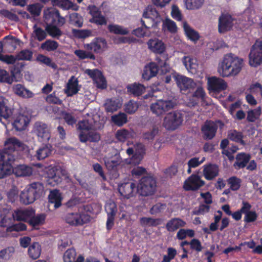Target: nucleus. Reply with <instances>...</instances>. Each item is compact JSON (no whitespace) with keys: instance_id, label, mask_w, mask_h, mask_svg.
I'll return each mask as SVG.
<instances>
[{"instance_id":"1","label":"nucleus","mask_w":262,"mask_h":262,"mask_svg":"<svg viewBox=\"0 0 262 262\" xmlns=\"http://www.w3.org/2000/svg\"><path fill=\"white\" fill-rule=\"evenodd\" d=\"M244 66L243 58L232 54H228L219 62L217 72L222 77H235L240 73Z\"/></svg>"},{"instance_id":"2","label":"nucleus","mask_w":262,"mask_h":262,"mask_svg":"<svg viewBox=\"0 0 262 262\" xmlns=\"http://www.w3.org/2000/svg\"><path fill=\"white\" fill-rule=\"evenodd\" d=\"M128 155L133 154L130 159L121 160L120 155L116 154L111 157H106L104 159L106 166L109 168H113L118 165H125L127 164H139L141 161L144 154V148L143 144L136 143L133 147H129L126 150Z\"/></svg>"},{"instance_id":"3","label":"nucleus","mask_w":262,"mask_h":262,"mask_svg":"<svg viewBox=\"0 0 262 262\" xmlns=\"http://www.w3.org/2000/svg\"><path fill=\"white\" fill-rule=\"evenodd\" d=\"M94 117V119L79 122L78 128L80 130L79 137L81 142H85L88 141L97 142L100 140L99 134L95 130L101 128V123L95 120L96 116Z\"/></svg>"},{"instance_id":"4","label":"nucleus","mask_w":262,"mask_h":262,"mask_svg":"<svg viewBox=\"0 0 262 262\" xmlns=\"http://www.w3.org/2000/svg\"><path fill=\"white\" fill-rule=\"evenodd\" d=\"M43 192V185L39 183H34L25 188L21 191L20 199L24 204H31L41 196Z\"/></svg>"},{"instance_id":"5","label":"nucleus","mask_w":262,"mask_h":262,"mask_svg":"<svg viewBox=\"0 0 262 262\" xmlns=\"http://www.w3.org/2000/svg\"><path fill=\"white\" fill-rule=\"evenodd\" d=\"M196 89L192 92L187 95V103L190 106H194L201 103L202 105L208 104L207 96L203 88V82L201 80L196 81Z\"/></svg>"},{"instance_id":"6","label":"nucleus","mask_w":262,"mask_h":262,"mask_svg":"<svg viewBox=\"0 0 262 262\" xmlns=\"http://www.w3.org/2000/svg\"><path fill=\"white\" fill-rule=\"evenodd\" d=\"M262 63V38L257 40L252 46L249 55V64L257 67Z\"/></svg>"},{"instance_id":"7","label":"nucleus","mask_w":262,"mask_h":262,"mask_svg":"<svg viewBox=\"0 0 262 262\" xmlns=\"http://www.w3.org/2000/svg\"><path fill=\"white\" fill-rule=\"evenodd\" d=\"M182 122V114L178 112H173L167 114L164 117L162 125L167 130H173L178 128Z\"/></svg>"},{"instance_id":"8","label":"nucleus","mask_w":262,"mask_h":262,"mask_svg":"<svg viewBox=\"0 0 262 262\" xmlns=\"http://www.w3.org/2000/svg\"><path fill=\"white\" fill-rule=\"evenodd\" d=\"M174 103L170 100L158 99L150 105V110L153 114L159 116L173 108Z\"/></svg>"},{"instance_id":"9","label":"nucleus","mask_w":262,"mask_h":262,"mask_svg":"<svg viewBox=\"0 0 262 262\" xmlns=\"http://www.w3.org/2000/svg\"><path fill=\"white\" fill-rule=\"evenodd\" d=\"M83 207L80 206L78 213H71L67 215L66 222L71 225H78L86 223L90 221V216L88 213L83 212Z\"/></svg>"},{"instance_id":"10","label":"nucleus","mask_w":262,"mask_h":262,"mask_svg":"<svg viewBox=\"0 0 262 262\" xmlns=\"http://www.w3.org/2000/svg\"><path fill=\"white\" fill-rule=\"evenodd\" d=\"M207 88L210 94L219 93L225 90L228 86L225 80L216 76L207 77Z\"/></svg>"},{"instance_id":"11","label":"nucleus","mask_w":262,"mask_h":262,"mask_svg":"<svg viewBox=\"0 0 262 262\" xmlns=\"http://www.w3.org/2000/svg\"><path fill=\"white\" fill-rule=\"evenodd\" d=\"M155 188V180L151 177H146L140 180L137 190L141 195L146 196L152 194Z\"/></svg>"},{"instance_id":"12","label":"nucleus","mask_w":262,"mask_h":262,"mask_svg":"<svg viewBox=\"0 0 262 262\" xmlns=\"http://www.w3.org/2000/svg\"><path fill=\"white\" fill-rule=\"evenodd\" d=\"M4 150L7 152H12L16 150L27 151L28 147L14 137L6 138L4 142Z\"/></svg>"},{"instance_id":"13","label":"nucleus","mask_w":262,"mask_h":262,"mask_svg":"<svg viewBox=\"0 0 262 262\" xmlns=\"http://www.w3.org/2000/svg\"><path fill=\"white\" fill-rule=\"evenodd\" d=\"M33 132L41 142H47L51 138V132L49 126L42 122H36L33 127Z\"/></svg>"},{"instance_id":"14","label":"nucleus","mask_w":262,"mask_h":262,"mask_svg":"<svg viewBox=\"0 0 262 262\" xmlns=\"http://www.w3.org/2000/svg\"><path fill=\"white\" fill-rule=\"evenodd\" d=\"M84 48L96 53H101L108 48L106 41L102 38H96L89 43L84 45Z\"/></svg>"},{"instance_id":"15","label":"nucleus","mask_w":262,"mask_h":262,"mask_svg":"<svg viewBox=\"0 0 262 262\" xmlns=\"http://www.w3.org/2000/svg\"><path fill=\"white\" fill-rule=\"evenodd\" d=\"M4 155L6 156V159L5 160H6L7 162L10 164L11 166V170L7 173L5 176L10 173L12 170L17 177L28 176L32 173V169L30 167L24 165L17 166L13 169L11 165V162L13 160V157L7 153L4 152Z\"/></svg>"},{"instance_id":"16","label":"nucleus","mask_w":262,"mask_h":262,"mask_svg":"<svg viewBox=\"0 0 262 262\" xmlns=\"http://www.w3.org/2000/svg\"><path fill=\"white\" fill-rule=\"evenodd\" d=\"M13 119V126L17 131L25 130L30 122L29 117L24 113L15 114Z\"/></svg>"},{"instance_id":"17","label":"nucleus","mask_w":262,"mask_h":262,"mask_svg":"<svg viewBox=\"0 0 262 262\" xmlns=\"http://www.w3.org/2000/svg\"><path fill=\"white\" fill-rule=\"evenodd\" d=\"M84 73L92 78L97 88L104 89L107 86L106 81L102 73L97 69H86Z\"/></svg>"},{"instance_id":"18","label":"nucleus","mask_w":262,"mask_h":262,"mask_svg":"<svg viewBox=\"0 0 262 262\" xmlns=\"http://www.w3.org/2000/svg\"><path fill=\"white\" fill-rule=\"evenodd\" d=\"M205 184V182L196 175L192 174L184 183L183 187L186 190H195Z\"/></svg>"},{"instance_id":"19","label":"nucleus","mask_w":262,"mask_h":262,"mask_svg":"<svg viewBox=\"0 0 262 262\" xmlns=\"http://www.w3.org/2000/svg\"><path fill=\"white\" fill-rule=\"evenodd\" d=\"M48 183L51 186H55L60 183L62 181L63 173L61 169L52 167L49 169L47 172Z\"/></svg>"},{"instance_id":"20","label":"nucleus","mask_w":262,"mask_h":262,"mask_svg":"<svg viewBox=\"0 0 262 262\" xmlns=\"http://www.w3.org/2000/svg\"><path fill=\"white\" fill-rule=\"evenodd\" d=\"M174 79L181 91L192 88L196 85V81L192 79L181 75H175Z\"/></svg>"},{"instance_id":"21","label":"nucleus","mask_w":262,"mask_h":262,"mask_svg":"<svg viewBox=\"0 0 262 262\" xmlns=\"http://www.w3.org/2000/svg\"><path fill=\"white\" fill-rule=\"evenodd\" d=\"M58 19V25H62L64 22V17H55V19L52 20L53 21V24H47L46 27V30L48 33L52 37H58L61 35V31L55 26L57 24L56 22Z\"/></svg>"},{"instance_id":"22","label":"nucleus","mask_w":262,"mask_h":262,"mask_svg":"<svg viewBox=\"0 0 262 262\" xmlns=\"http://www.w3.org/2000/svg\"><path fill=\"white\" fill-rule=\"evenodd\" d=\"M120 195L126 198L134 196L137 192L134 184L131 182L122 184L118 186Z\"/></svg>"},{"instance_id":"23","label":"nucleus","mask_w":262,"mask_h":262,"mask_svg":"<svg viewBox=\"0 0 262 262\" xmlns=\"http://www.w3.org/2000/svg\"><path fill=\"white\" fill-rule=\"evenodd\" d=\"M243 206L241 208V211L245 214L244 221L246 223H251L255 221L257 215L255 211H250L251 206L247 202H243Z\"/></svg>"},{"instance_id":"24","label":"nucleus","mask_w":262,"mask_h":262,"mask_svg":"<svg viewBox=\"0 0 262 262\" xmlns=\"http://www.w3.org/2000/svg\"><path fill=\"white\" fill-rule=\"evenodd\" d=\"M218 123H220V122H214L210 121L205 122L202 127V131L206 138L210 139L215 136Z\"/></svg>"},{"instance_id":"25","label":"nucleus","mask_w":262,"mask_h":262,"mask_svg":"<svg viewBox=\"0 0 262 262\" xmlns=\"http://www.w3.org/2000/svg\"><path fill=\"white\" fill-rule=\"evenodd\" d=\"M158 72V67L155 62H151L145 66L142 76L145 80H149L150 78L156 76Z\"/></svg>"},{"instance_id":"26","label":"nucleus","mask_w":262,"mask_h":262,"mask_svg":"<svg viewBox=\"0 0 262 262\" xmlns=\"http://www.w3.org/2000/svg\"><path fill=\"white\" fill-rule=\"evenodd\" d=\"M147 44L148 48L155 53L162 54L165 50V44L159 39H151L148 41Z\"/></svg>"},{"instance_id":"27","label":"nucleus","mask_w":262,"mask_h":262,"mask_svg":"<svg viewBox=\"0 0 262 262\" xmlns=\"http://www.w3.org/2000/svg\"><path fill=\"white\" fill-rule=\"evenodd\" d=\"M35 214V211L32 209H18L16 210L13 213L14 219L17 221H26L30 220V218Z\"/></svg>"},{"instance_id":"28","label":"nucleus","mask_w":262,"mask_h":262,"mask_svg":"<svg viewBox=\"0 0 262 262\" xmlns=\"http://www.w3.org/2000/svg\"><path fill=\"white\" fill-rule=\"evenodd\" d=\"M182 62L187 71L192 73H195L199 69V64L196 58L187 56L182 59Z\"/></svg>"},{"instance_id":"29","label":"nucleus","mask_w":262,"mask_h":262,"mask_svg":"<svg viewBox=\"0 0 262 262\" xmlns=\"http://www.w3.org/2000/svg\"><path fill=\"white\" fill-rule=\"evenodd\" d=\"M7 100L2 96H0V121L2 118L9 120L13 112L11 109L6 106Z\"/></svg>"},{"instance_id":"30","label":"nucleus","mask_w":262,"mask_h":262,"mask_svg":"<svg viewBox=\"0 0 262 262\" xmlns=\"http://www.w3.org/2000/svg\"><path fill=\"white\" fill-rule=\"evenodd\" d=\"M219 171V168L216 165H205L203 166V174L206 180H211L218 175Z\"/></svg>"},{"instance_id":"31","label":"nucleus","mask_w":262,"mask_h":262,"mask_svg":"<svg viewBox=\"0 0 262 262\" xmlns=\"http://www.w3.org/2000/svg\"><path fill=\"white\" fill-rule=\"evenodd\" d=\"M13 91L16 95L25 99L31 98L34 96V94L32 92L20 84L13 85Z\"/></svg>"},{"instance_id":"32","label":"nucleus","mask_w":262,"mask_h":262,"mask_svg":"<svg viewBox=\"0 0 262 262\" xmlns=\"http://www.w3.org/2000/svg\"><path fill=\"white\" fill-rule=\"evenodd\" d=\"M64 262H83L84 257L79 255L76 256V252L74 249H69L64 253L63 256Z\"/></svg>"},{"instance_id":"33","label":"nucleus","mask_w":262,"mask_h":262,"mask_svg":"<svg viewBox=\"0 0 262 262\" xmlns=\"http://www.w3.org/2000/svg\"><path fill=\"white\" fill-rule=\"evenodd\" d=\"M79 90V86L77 79L74 76L71 77L67 83L66 89L64 90L65 93L68 96H71L76 94Z\"/></svg>"},{"instance_id":"34","label":"nucleus","mask_w":262,"mask_h":262,"mask_svg":"<svg viewBox=\"0 0 262 262\" xmlns=\"http://www.w3.org/2000/svg\"><path fill=\"white\" fill-rule=\"evenodd\" d=\"M186 223L180 218H173L166 225V228L169 232H174L180 227H185Z\"/></svg>"},{"instance_id":"35","label":"nucleus","mask_w":262,"mask_h":262,"mask_svg":"<svg viewBox=\"0 0 262 262\" xmlns=\"http://www.w3.org/2000/svg\"><path fill=\"white\" fill-rule=\"evenodd\" d=\"M231 17H220L219 20V31L221 33L230 30L232 26Z\"/></svg>"},{"instance_id":"36","label":"nucleus","mask_w":262,"mask_h":262,"mask_svg":"<svg viewBox=\"0 0 262 262\" xmlns=\"http://www.w3.org/2000/svg\"><path fill=\"white\" fill-rule=\"evenodd\" d=\"M183 27L185 34L188 39L194 42L199 40L200 38L199 33L192 28L187 23L183 22Z\"/></svg>"},{"instance_id":"37","label":"nucleus","mask_w":262,"mask_h":262,"mask_svg":"<svg viewBox=\"0 0 262 262\" xmlns=\"http://www.w3.org/2000/svg\"><path fill=\"white\" fill-rule=\"evenodd\" d=\"M122 105V101L119 99H107L104 104L107 112L113 113L116 111Z\"/></svg>"},{"instance_id":"38","label":"nucleus","mask_w":262,"mask_h":262,"mask_svg":"<svg viewBox=\"0 0 262 262\" xmlns=\"http://www.w3.org/2000/svg\"><path fill=\"white\" fill-rule=\"evenodd\" d=\"M5 159L4 152L0 150V178H3L11 169L10 164L7 162Z\"/></svg>"},{"instance_id":"39","label":"nucleus","mask_w":262,"mask_h":262,"mask_svg":"<svg viewBox=\"0 0 262 262\" xmlns=\"http://www.w3.org/2000/svg\"><path fill=\"white\" fill-rule=\"evenodd\" d=\"M48 198L49 202L54 204L55 208H57L61 205L62 197L58 190H54L51 191Z\"/></svg>"},{"instance_id":"40","label":"nucleus","mask_w":262,"mask_h":262,"mask_svg":"<svg viewBox=\"0 0 262 262\" xmlns=\"http://www.w3.org/2000/svg\"><path fill=\"white\" fill-rule=\"evenodd\" d=\"M51 151V146L49 144H46L40 146L36 150V157L38 160H43L48 157Z\"/></svg>"},{"instance_id":"41","label":"nucleus","mask_w":262,"mask_h":262,"mask_svg":"<svg viewBox=\"0 0 262 262\" xmlns=\"http://www.w3.org/2000/svg\"><path fill=\"white\" fill-rule=\"evenodd\" d=\"M127 92L134 96H140L145 92V87L141 84L135 83L127 87Z\"/></svg>"},{"instance_id":"42","label":"nucleus","mask_w":262,"mask_h":262,"mask_svg":"<svg viewBox=\"0 0 262 262\" xmlns=\"http://www.w3.org/2000/svg\"><path fill=\"white\" fill-rule=\"evenodd\" d=\"M162 30L164 32H168L171 34H175L178 31V27L173 21L167 18L163 21Z\"/></svg>"},{"instance_id":"43","label":"nucleus","mask_w":262,"mask_h":262,"mask_svg":"<svg viewBox=\"0 0 262 262\" xmlns=\"http://www.w3.org/2000/svg\"><path fill=\"white\" fill-rule=\"evenodd\" d=\"M41 251V246L37 242L32 243L28 248V254L33 259L37 258L40 256Z\"/></svg>"},{"instance_id":"44","label":"nucleus","mask_w":262,"mask_h":262,"mask_svg":"<svg viewBox=\"0 0 262 262\" xmlns=\"http://www.w3.org/2000/svg\"><path fill=\"white\" fill-rule=\"evenodd\" d=\"M117 139L121 142H124L127 139L133 138L135 133L133 131H128L125 129H121L117 130L116 133Z\"/></svg>"},{"instance_id":"45","label":"nucleus","mask_w":262,"mask_h":262,"mask_svg":"<svg viewBox=\"0 0 262 262\" xmlns=\"http://www.w3.org/2000/svg\"><path fill=\"white\" fill-rule=\"evenodd\" d=\"M250 157L249 155L241 153L237 155L236 161L234 166L236 169H240L244 167L249 161Z\"/></svg>"},{"instance_id":"46","label":"nucleus","mask_w":262,"mask_h":262,"mask_svg":"<svg viewBox=\"0 0 262 262\" xmlns=\"http://www.w3.org/2000/svg\"><path fill=\"white\" fill-rule=\"evenodd\" d=\"M1 225L4 227L9 226L12 222V216L13 213L11 212L8 209H4L1 213Z\"/></svg>"},{"instance_id":"47","label":"nucleus","mask_w":262,"mask_h":262,"mask_svg":"<svg viewBox=\"0 0 262 262\" xmlns=\"http://www.w3.org/2000/svg\"><path fill=\"white\" fill-rule=\"evenodd\" d=\"M46 219V214L43 213L37 214L30 218L29 223L34 228H36L38 226L43 225L45 223Z\"/></svg>"},{"instance_id":"48","label":"nucleus","mask_w":262,"mask_h":262,"mask_svg":"<svg viewBox=\"0 0 262 262\" xmlns=\"http://www.w3.org/2000/svg\"><path fill=\"white\" fill-rule=\"evenodd\" d=\"M261 114V108L260 106L250 110L247 112V119L249 122H254L259 119Z\"/></svg>"},{"instance_id":"49","label":"nucleus","mask_w":262,"mask_h":262,"mask_svg":"<svg viewBox=\"0 0 262 262\" xmlns=\"http://www.w3.org/2000/svg\"><path fill=\"white\" fill-rule=\"evenodd\" d=\"M185 6L188 10H196L201 8L204 0H184Z\"/></svg>"},{"instance_id":"50","label":"nucleus","mask_w":262,"mask_h":262,"mask_svg":"<svg viewBox=\"0 0 262 262\" xmlns=\"http://www.w3.org/2000/svg\"><path fill=\"white\" fill-rule=\"evenodd\" d=\"M52 4L53 5L60 6L64 9L70 8L74 10L77 9V7L74 6L69 0H52Z\"/></svg>"},{"instance_id":"51","label":"nucleus","mask_w":262,"mask_h":262,"mask_svg":"<svg viewBox=\"0 0 262 262\" xmlns=\"http://www.w3.org/2000/svg\"><path fill=\"white\" fill-rule=\"evenodd\" d=\"M14 79V75H10L6 70L0 69V82L11 84Z\"/></svg>"},{"instance_id":"52","label":"nucleus","mask_w":262,"mask_h":262,"mask_svg":"<svg viewBox=\"0 0 262 262\" xmlns=\"http://www.w3.org/2000/svg\"><path fill=\"white\" fill-rule=\"evenodd\" d=\"M58 47V43L57 42L48 40L43 43L41 44L40 48L42 50H46L47 51H52L56 50Z\"/></svg>"},{"instance_id":"53","label":"nucleus","mask_w":262,"mask_h":262,"mask_svg":"<svg viewBox=\"0 0 262 262\" xmlns=\"http://www.w3.org/2000/svg\"><path fill=\"white\" fill-rule=\"evenodd\" d=\"M112 121L118 126H122L127 122L126 115L124 113H119L112 117Z\"/></svg>"},{"instance_id":"54","label":"nucleus","mask_w":262,"mask_h":262,"mask_svg":"<svg viewBox=\"0 0 262 262\" xmlns=\"http://www.w3.org/2000/svg\"><path fill=\"white\" fill-rule=\"evenodd\" d=\"M108 29L112 33L121 35L127 34L129 32L126 28L116 25H110L108 26Z\"/></svg>"},{"instance_id":"55","label":"nucleus","mask_w":262,"mask_h":262,"mask_svg":"<svg viewBox=\"0 0 262 262\" xmlns=\"http://www.w3.org/2000/svg\"><path fill=\"white\" fill-rule=\"evenodd\" d=\"M242 181L236 177H232L228 180V183L232 190H237L240 187Z\"/></svg>"},{"instance_id":"56","label":"nucleus","mask_w":262,"mask_h":262,"mask_svg":"<svg viewBox=\"0 0 262 262\" xmlns=\"http://www.w3.org/2000/svg\"><path fill=\"white\" fill-rule=\"evenodd\" d=\"M42 6L38 3L30 5L28 6L27 10L33 15L38 16L41 11Z\"/></svg>"},{"instance_id":"57","label":"nucleus","mask_w":262,"mask_h":262,"mask_svg":"<svg viewBox=\"0 0 262 262\" xmlns=\"http://www.w3.org/2000/svg\"><path fill=\"white\" fill-rule=\"evenodd\" d=\"M105 209L107 215L115 216L117 212V206L114 202H108L105 205Z\"/></svg>"},{"instance_id":"58","label":"nucleus","mask_w":262,"mask_h":262,"mask_svg":"<svg viewBox=\"0 0 262 262\" xmlns=\"http://www.w3.org/2000/svg\"><path fill=\"white\" fill-rule=\"evenodd\" d=\"M138 108V104L136 101H129L125 105L124 110L128 114L134 113Z\"/></svg>"},{"instance_id":"59","label":"nucleus","mask_w":262,"mask_h":262,"mask_svg":"<svg viewBox=\"0 0 262 262\" xmlns=\"http://www.w3.org/2000/svg\"><path fill=\"white\" fill-rule=\"evenodd\" d=\"M229 138L236 142H239L242 144H244V142L243 141V136L241 133L237 132L236 130H232L228 134Z\"/></svg>"},{"instance_id":"60","label":"nucleus","mask_w":262,"mask_h":262,"mask_svg":"<svg viewBox=\"0 0 262 262\" xmlns=\"http://www.w3.org/2000/svg\"><path fill=\"white\" fill-rule=\"evenodd\" d=\"M205 160V158L204 157L201 158L194 157L191 158L188 162V167H190V168H195L204 162Z\"/></svg>"},{"instance_id":"61","label":"nucleus","mask_w":262,"mask_h":262,"mask_svg":"<svg viewBox=\"0 0 262 262\" xmlns=\"http://www.w3.org/2000/svg\"><path fill=\"white\" fill-rule=\"evenodd\" d=\"M177 254V251L175 249L169 247L167 249V255L163 256L162 262H170L171 260L174 258Z\"/></svg>"},{"instance_id":"62","label":"nucleus","mask_w":262,"mask_h":262,"mask_svg":"<svg viewBox=\"0 0 262 262\" xmlns=\"http://www.w3.org/2000/svg\"><path fill=\"white\" fill-rule=\"evenodd\" d=\"M75 54L80 59L85 58L95 59V56L90 53H87L85 51L77 50L74 51Z\"/></svg>"},{"instance_id":"63","label":"nucleus","mask_w":262,"mask_h":262,"mask_svg":"<svg viewBox=\"0 0 262 262\" xmlns=\"http://www.w3.org/2000/svg\"><path fill=\"white\" fill-rule=\"evenodd\" d=\"M36 60L41 63L45 64L47 66L54 67V63L52 62L51 59L43 55L39 54L36 57Z\"/></svg>"},{"instance_id":"64","label":"nucleus","mask_w":262,"mask_h":262,"mask_svg":"<svg viewBox=\"0 0 262 262\" xmlns=\"http://www.w3.org/2000/svg\"><path fill=\"white\" fill-rule=\"evenodd\" d=\"M14 252L13 247H9L0 251V258L3 259H9Z\"/></svg>"}]
</instances>
